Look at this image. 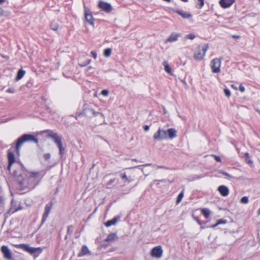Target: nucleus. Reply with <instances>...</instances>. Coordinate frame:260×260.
Wrapping results in <instances>:
<instances>
[{"label": "nucleus", "instance_id": "f257e3e1", "mask_svg": "<svg viewBox=\"0 0 260 260\" xmlns=\"http://www.w3.org/2000/svg\"><path fill=\"white\" fill-rule=\"evenodd\" d=\"M12 173L22 189H34L41 179L40 172H28L22 168L13 170Z\"/></svg>", "mask_w": 260, "mask_h": 260}, {"label": "nucleus", "instance_id": "f03ea898", "mask_svg": "<svg viewBox=\"0 0 260 260\" xmlns=\"http://www.w3.org/2000/svg\"><path fill=\"white\" fill-rule=\"evenodd\" d=\"M81 115H84L88 118H91L93 116L96 117L98 119V123L101 124L104 121V115L100 112H96L93 108V105L91 103L84 104L83 107L82 112L76 114L75 118L76 120Z\"/></svg>", "mask_w": 260, "mask_h": 260}, {"label": "nucleus", "instance_id": "7ed1b4c3", "mask_svg": "<svg viewBox=\"0 0 260 260\" xmlns=\"http://www.w3.org/2000/svg\"><path fill=\"white\" fill-rule=\"evenodd\" d=\"M27 141H34L36 143H38V139L32 135L24 134L18 138L16 142L15 150L17 154H19L20 148L24 143Z\"/></svg>", "mask_w": 260, "mask_h": 260}, {"label": "nucleus", "instance_id": "20e7f679", "mask_svg": "<svg viewBox=\"0 0 260 260\" xmlns=\"http://www.w3.org/2000/svg\"><path fill=\"white\" fill-rule=\"evenodd\" d=\"M209 48L208 44L199 45L194 50L193 57L196 60H202L206 54V51Z\"/></svg>", "mask_w": 260, "mask_h": 260}, {"label": "nucleus", "instance_id": "39448f33", "mask_svg": "<svg viewBox=\"0 0 260 260\" xmlns=\"http://www.w3.org/2000/svg\"><path fill=\"white\" fill-rule=\"evenodd\" d=\"M84 22L85 24H88L93 27L94 26V19L93 17L92 13L90 9L84 6Z\"/></svg>", "mask_w": 260, "mask_h": 260}, {"label": "nucleus", "instance_id": "423d86ee", "mask_svg": "<svg viewBox=\"0 0 260 260\" xmlns=\"http://www.w3.org/2000/svg\"><path fill=\"white\" fill-rule=\"evenodd\" d=\"M153 138L155 141L167 139V137L166 131L159 128L157 131L154 134Z\"/></svg>", "mask_w": 260, "mask_h": 260}, {"label": "nucleus", "instance_id": "0eeeda50", "mask_svg": "<svg viewBox=\"0 0 260 260\" xmlns=\"http://www.w3.org/2000/svg\"><path fill=\"white\" fill-rule=\"evenodd\" d=\"M53 203L52 201L47 204L45 207L44 213L42 216L41 224H43L48 217L49 214L52 208Z\"/></svg>", "mask_w": 260, "mask_h": 260}, {"label": "nucleus", "instance_id": "6e6552de", "mask_svg": "<svg viewBox=\"0 0 260 260\" xmlns=\"http://www.w3.org/2000/svg\"><path fill=\"white\" fill-rule=\"evenodd\" d=\"M98 7L99 9L108 13L111 12L112 10V7L110 4L102 1L99 2Z\"/></svg>", "mask_w": 260, "mask_h": 260}, {"label": "nucleus", "instance_id": "1a4fd4ad", "mask_svg": "<svg viewBox=\"0 0 260 260\" xmlns=\"http://www.w3.org/2000/svg\"><path fill=\"white\" fill-rule=\"evenodd\" d=\"M15 246L16 248L23 249L24 250H25L27 252H28L29 253H30L31 254L36 253L38 250V248L31 247L29 246V245L25 244H21L16 245H15Z\"/></svg>", "mask_w": 260, "mask_h": 260}, {"label": "nucleus", "instance_id": "9d476101", "mask_svg": "<svg viewBox=\"0 0 260 260\" xmlns=\"http://www.w3.org/2000/svg\"><path fill=\"white\" fill-rule=\"evenodd\" d=\"M162 250L160 246H156L151 251L152 256L159 258L162 256Z\"/></svg>", "mask_w": 260, "mask_h": 260}, {"label": "nucleus", "instance_id": "9b49d317", "mask_svg": "<svg viewBox=\"0 0 260 260\" xmlns=\"http://www.w3.org/2000/svg\"><path fill=\"white\" fill-rule=\"evenodd\" d=\"M1 251L6 259L8 260H11L12 259V253L7 246L4 245L2 246Z\"/></svg>", "mask_w": 260, "mask_h": 260}, {"label": "nucleus", "instance_id": "f8f14e48", "mask_svg": "<svg viewBox=\"0 0 260 260\" xmlns=\"http://www.w3.org/2000/svg\"><path fill=\"white\" fill-rule=\"evenodd\" d=\"M235 2V0H220L219 5L223 9H226L231 7Z\"/></svg>", "mask_w": 260, "mask_h": 260}, {"label": "nucleus", "instance_id": "ddd939ff", "mask_svg": "<svg viewBox=\"0 0 260 260\" xmlns=\"http://www.w3.org/2000/svg\"><path fill=\"white\" fill-rule=\"evenodd\" d=\"M8 159L9 162L8 169L10 172H11V166L15 161V156L12 152L10 151H8Z\"/></svg>", "mask_w": 260, "mask_h": 260}, {"label": "nucleus", "instance_id": "4468645a", "mask_svg": "<svg viewBox=\"0 0 260 260\" xmlns=\"http://www.w3.org/2000/svg\"><path fill=\"white\" fill-rule=\"evenodd\" d=\"M167 139H173L177 137V131L174 128H171L166 131Z\"/></svg>", "mask_w": 260, "mask_h": 260}, {"label": "nucleus", "instance_id": "2eb2a0df", "mask_svg": "<svg viewBox=\"0 0 260 260\" xmlns=\"http://www.w3.org/2000/svg\"><path fill=\"white\" fill-rule=\"evenodd\" d=\"M180 36L179 34H177L176 32L172 33L169 38L166 40L165 43H167L168 42H173L176 41L178 40V37Z\"/></svg>", "mask_w": 260, "mask_h": 260}, {"label": "nucleus", "instance_id": "dca6fc26", "mask_svg": "<svg viewBox=\"0 0 260 260\" xmlns=\"http://www.w3.org/2000/svg\"><path fill=\"white\" fill-rule=\"evenodd\" d=\"M218 190L220 193L223 197L227 196L229 193L228 188L224 185H221L218 187Z\"/></svg>", "mask_w": 260, "mask_h": 260}, {"label": "nucleus", "instance_id": "f3484780", "mask_svg": "<svg viewBox=\"0 0 260 260\" xmlns=\"http://www.w3.org/2000/svg\"><path fill=\"white\" fill-rule=\"evenodd\" d=\"M175 12L178 15L181 16L183 18H188L191 17V15L190 14L184 12L183 11L180 10H177Z\"/></svg>", "mask_w": 260, "mask_h": 260}, {"label": "nucleus", "instance_id": "a211bd4d", "mask_svg": "<svg viewBox=\"0 0 260 260\" xmlns=\"http://www.w3.org/2000/svg\"><path fill=\"white\" fill-rule=\"evenodd\" d=\"M117 239V236L115 233L109 234L105 239L106 242H113Z\"/></svg>", "mask_w": 260, "mask_h": 260}, {"label": "nucleus", "instance_id": "6ab92c4d", "mask_svg": "<svg viewBox=\"0 0 260 260\" xmlns=\"http://www.w3.org/2000/svg\"><path fill=\"white\" fill-rule=\"evenodd\" d=\"M118 218H119V217H115L112 219L107 221L105 223V225L107 227H109L112 225H114V224H116L118 221Z\"/></svg>", "mask_w": 260, "mask_h": 260}, {"label": "nucleus", "instance_id": "aec40b11", "mask_svg": "<svg viewBox=\"0 0 260 260\" xmlns=\"http://www.w3.org/2000/svg\"><path fill=\"white\" fill-rule=\"evenodd\" d=\"M90 251L88 247L86 245H83L82 247L81 253L79 254V256L84 255L87 254H89Z\"/></svg>", "mask_w": 260, "mask_h": 260}, {"label": "nucleus", "instance_id": "412c9836", "mask_svg": "<svg viewBox=\"0 0 260 260\" xmlns=\"http://www.w3.org/2000/svg\"><path fill=\"white\" fill-rule=\"evenodd\" d=\"M57 146L62 145L61 138L57 134L52 139Z\"/></svg>", "mask_w": 260, "mask_h": 260}, {"label": "nucleus", "instance_id": "4be33fe9", "mask_svg": "<svg viewBox=\"0 0 260 260\" xmlns=\"http://www.w3.org/2000/svg\"><path fill=\"white\" fill-rule=\"evenodd\" d=\"M57 146L62 145L61 138L57 134L52 139Z\"/></svg>", "mask_w": 260, "mask_h": 260}, {"label": "nucleus", "instance_id": "5701e85b", "mask_svg": "<svg viewBox=\"0 0 260 260\" xmlns=\"http://www.w3.org/2000/svg\"><path fill=\"white\" fill-rule=\"evenodd\" d=\"M25 73V71L23 69H20L18 71L17 76L16 77L15 80L16 81L20 80L24 75Z\"/></svg>", "mask_w": 260, "mask_h": 260}, {"label": "nucleus", "instance_id": "b1692460", "mask_svg": "<svg viewBox=\"0 0 260 260\" xmlns=\"http://www.w3.org/2000/svg\"><path fill=\"white\" fill-rule=\"evenodd\" d=\"M202 213L206 218H208L210 214V211L207 208H204L202 210Z\"/></svg>", "mask_w": 260, "mask_h": 260}, {"label": "nucleus", "instance_id": "393cba45", "mask_svg": "<svg viewBox=\"0 0 260 260\" xmlns=\"http://www.w3.org/2000/svg\"><path fill=\"white\" fill-rule=\"evenodd\" d=\"M50 27L53 30L56 31L59 28V25L57 23L52 22L50 25Z\"/></svg>", "mask_w": 260, "mask_h": 260}, {"label": "nucleus", "instance_id": "a878e982", "mask_svg": "<svg viewBox=\"0 0 260 260\" xmlns=\"http://www.w3.org/2000/svg\"><path fill=\"white\" fill-rule=\"evenodd\" d=\"M45 132L48 133V135H47V137L50 138L52 139H53V138H54L57 134L56 133H54L52 131L49 130V129L46 130Z\"/></svg>", "mask_w": 260, "mask_h": 260}, {"label": "nucleus", "instance_id": "bb28decb", "mask_svg": "<svg viewBox=\"0 0 260 260\" xmlns=\"http://www.w3.org/2000/svg\"><path fill=\"white\" fill-rule=\"evenodd\" d=\"M211 63L212 64V65H220L221 59L218 58H215L212 60Z\"/></svg>", "mask_w": 260, "mask_h": 260}, {"label": "nucleus", "instance_id": "cd10ccee", "mask_svg": "<svg viewBox=\"0 0 260 260\" xmlns=\"http://www.w3.org/2000/svg\"><path fill=\"white\" fill-rule=\"evenodd\" d=\"M112 50L110 48H107L105 49L104 55L105 57H109L111 55Z\"/></svg>", "mask_w": 260, "mask_h": 260}, {"label": "nucleus", "instance_id": "c85d7f7f", "mask_svg": "<svg viewBox=\"0 0 260 260\" xmlns=\"http://www.w3.org/2000/svg\"><path fill=\"white\" fill-rule=\"evenodd\" d=\"M244 157L245 159V161L247 162L248 164H252V161L250 158L249 154L248 152H246L244 154Z\"/></svg>", "mask_w": 260, "mask_h": 260}, {"label": "nucleus", "instance_id": "c756f323", "mask_svg": "<svg viewBox=\"0 0 260 260\" xmlns=\"http://www.w3.org/2000/svg\"><path fill=\"white\" fill-rule=\"evenodd\" d=\"M183 196H184V192H183V191H182L177 197V199L176 200L177 204L179 203L181 201V200L183 197Z\"/></svg>", "mask_w": 260, "mask_h": 260}, {"label": "nucleus", "instance_id": "7c9ffc66", "mask_svg": "<svg viewBox=\"0 0 260 260\" xmlns=\"http://www.w3.org/2000/svg\"><path fill=\"white\" fill-rule=\"evenodd\" d=\"M225 222H226L225 220L219 219L216 224L211 225L210 228H214L221 223H225Z\"/></svg>", "mask_w": 260, "mask_h": 260}, {"label": "nucleus", "instance_id": "2f4dec72", "mask_svg": "<svg viewBox=\"0 0 260 260\" xmlns=\"http://www.w3.org/2000/svg\"><path fill=\"white\" fill-rule=\"evenodd\" d=\"M213 73H219L220 71V66H211Z\"/></svg>", "mask_w": 260, "mask_h": 260}, {"label": "nucleus", "instance_id": "473e14b6", "mask_svg": "<svg viewBox=\"0 0 260 260\" xmlns=\"http://www.w3.org/2000/svg\"><path fill=\"white\" fill-rule=\"evenodd\" d=\"M120 177L122 179L125 180V182H127L128 183H129L131 182V180H129V179L127 178L125 173H121Z\"/></svg>", "mask_w": 260, "mask_h": 260}, {"label": "nucleus", "instance_id": "72a5a7b5", "mask_svg": "<svg viewBox=\"0 0 260 260\" xmlns=\"http://www.w3.org/2000/svg\"><path fill=\"white\" fill-rule=\"evenodd\" d=\"M59 151V154L62 156L64 154L65 149L62 146V144L58 146Z\"/></svg>", "mask_w": 260, "mask_h": 260}, {"label": "nucleus", "instance_id": "f704fd0d", "mask_svg": "<svg viewBox=\"0 0 260 260\" xmlns=\"http://www.w3.org/2000/svg\"><path fill=\"white\" fill-rule=\"evenodd\" d=\"M248 198L247 197H243L241 199L240 202L242 204H247L248 203Z\"/></svg>", "mask_w": 260, "mask_h": 260}, {"label": "nucleus", "instance_id": "c9c22d12", "mask_svg": "<svg viewBox=\"0 0 260 260\" xmlns=\"http://www.w3.org/2000/svg\"><path fill=\"white\" fill-rule=\"evenodd\" d=\"M73 226L72 225H70L68 226L67 229V234L68 235H71L73 231Z\"/></svg>", "mask_w": 260, "mask_h": 260}, {"label": "nucleus", "instance_id": "e433bc0d", "mask_svg": "<svg viewBox=\"0 0 260 260\" xmlns=\"http://www.w3.org/2000/svg\"><path fill=\"white\" fill-rule=\"evenodd\" d=\"M165 70L170 75H173L170 66H165Z\"/></svg>", "mask_w": 260, "mask_h": 260}, {"label": "nucleus", "instance_id": "4c0bfd02", "mask_svg": "<svg viewBox=\"0 0 260 260\" xmlns=\"http://www.w3.org/2000/svg\"><path fill=\"white\" fill-rule=\"evenodd\" d=\"M197 5L199 6L200 8H202L204 5V0H198Z\"/></svg>", "mask_w": 260, "mask_h": 260}, {"label": "nucleus", "instance_id": "58836bf2", "mask_svg": "<svg viewBox=\"0 0 260 260\" xmlns=\"http://www.w3.org/2000/svg\"><path fill=\"white\" fill-rule=\"evenodd\" d=\"M195 37H196L195 35H194L193 34H190L187 35L185 37V38L188 39L193 40L195 38Z\"/></svg>", "mask_w": 260, "mask_h": 260}, {"label": "nucleus", "instance_id": "ea45409f", "mask_svg": "<svg viewBox=\"0 0 260 260\" xmlns=\"http://www.w3.org/2000/svg\"><path fill=\"white\" fill-rule=\"evenodd\" d=\"M224 93H225V95L227 97H230V95H231V92H230V91L228 89L225 88L224 89Z\"/></svg>", "mask_w": 260, "mask_h": 260}, {"label": "nucleus", "instance_id": "a19ab883", "mask_svg": "<svg viewBox=\"0 0 260 260\" xmlns=\"http://www.w3.org/2000/svg\"><path fill=\"white\" fill-rule=\"evenodd\" d=\"M102 94L105 96H107L109 94V91L106 89L103 90L102 91Z\"/></svg>", "mask_w": 260, "mask_h": 260}, {"label": "nucleus", "instance_id": "79ce46f5", "mask_svg": "<svg viewBox=\"0 0 260 260\" xmlns=\"http://www.w3.org/2000/svg\"><path fill=\"white\" fill-rule=\"evenodd\" d=\"M50 157H51V155H50V153H46V154H45L44 155V158L46 160H48V159H50Z\"/></svg>", "mask_w": 260, "mask_h": 260}, {"label": "nucleus", "instance_id": "37998d69", "mask_svg": "<svg viewBox=\"0 0 260 260\" xmlns=\"http://www.w3.org/2000/svg\"><path fill=\"white\" fill-rule=\"evenodd\" d=\"M212 156L214 157V158H215V159L217 161L221 162V159L220 157L219 156H217V155H212Z\"/></svg>", "mask_w": 260, "mask_h": 260}, {"label": "nucleus", "instance_id": "c03bdc74", "mask_svg": "<svg viewBox=\"0 0 260 260\" xmlns=\"http://www.w3.org/2000/svg\"><path fill=\"white\" fill-rule=\"evenodd\" d=\"M221 173L223 175L227 176L229 178H232L233 177L231 175L229 174L226 172L222 171V172H221Z\"/></svg>", "mask_w": 260, "mask_h": 260}, {"label": "nucleus", "instance_id": "a18cd8bd", "mask_svg": "<svg viewBox=\"0 0 260 260\" xmlns=\"http://www.w3.org/2000/svg\"><path fill=\"white\" fill-rule=\"evenodd\" d=\"M91 56L94 58V59H96V57H97V54H96V52L94 51H92L91 52Z\"/></svg>", "mask_w": 260, "mask_h": 260}, {"label": "nucleus", "instance_id": "49530a36", "mask_svg": "<svg viewBox=\"0 0 260 260\" xmlns=\"http://www.w3.org/2000/svg\"><path fill=\"white\" fill-rule=\"evenodd\" d=\"M239 90L241 91V92H244L245 91V88L241 84L240 86H239Z\"/></svg>", "mask_w": 260, "mask_h": 260}, {"label": "nucleus", "instance_id": "de8ad7c7", "mask_svg": "<svg viewBox=\"0 0 260 260\" xmlns=\"http://www.w3.org/2000/svg\"><path fill=\"white\" fill-rule=\"evenodd\" d=\"M4 11L2 8H0V17L3 16Z\"/></svg>", "mask_w": 260, "mask_h": 260}, {"label": "nucleus", "instance_id": "09e8293b", "mask_svg": "<svg viewBox=\"0 0 260 260\" xmlns=\"http://www.w3.org/2000/svg\"><path fill=\"white\" fill-rule=\"evenodd\" d=\"M144 129L145 131H146V132L148 131L149 129V126L147 125H145L144 126Z\"/></svg>", "mask_w": 260, "mask_h": 260}, {"label": "nucleus", "instance_id": "8fccbe9b", "mask_svg": "<svg viewBox=\"0 0 260 260\" xmlns=\"http://www.w3.org/2000/svg\"><path fill=\"white\" fill-rule=\"evenodd\" d=\"M194 219L197 221V222L200 224V225H201L202 224V222L201 220H200L197 217H194Z\"/></svg>", "mask_w": 260, "mask_h": 260}, {"label": "nucleus", "instance_id": "3c124183", "mask_svg": "<svg viewBox=\"0 0 260 260\" xmlns=\"http://www.w3.org/2000/svg\"><path fill=\"white\" fill-rule=\"evenodd\" d=\"M114 181H115V179H111L108 182V184H110L112 183L113 182H114Z\"/></svg>", "mask_w": 260, "mask_h": 260}, {"label": "nucleus", "instance_id": "603ef678", "mask_svg": "<svg viewBox=\"0 0 260 260\" xmlns=\"http://www.w3.org/2000/svg\"><path fill=\"white\" fill-rule=\"evenodd\" d=\"M5 0H0V5L5 2Z\"/></svg>", "mask_w": 260, "mask_h": 260}, {"label": "nucleus", "instance_id": "864d4df0", "mask_svg": "<svg viewBox=\"0 0 260 260\" xmlns=\"http://www.w3.org/2000/svg\"><path fill=\"white\" fill-rule=\"evenodd\" d=\"M231 86L235 89H237V87H235L234 84L232 85Z\"/></svg>", "mask_w": 260, "mask_h": 260}, {"label": "nucleus", "instance_id": "5fc2aeb1", "mask_svg": "<svg viewBox=\"0 0 260 260\" xmlns=\"http://www.w3.org/2000/svg\"><path fill=\"white\" fill-rule=\"evenodd\" d=\"M7 92H13V91H12L10 89H8L7 90Z\"/></svg>", "mask_w": 260, "mask_h": 260}, {"label": "nucleus", "instance_id": "6e6d98bb", "mask_svg": "<svg viewBox=\"0 0 260 260\" xmlns=\"http://www.w3.org/2000/svg\"><path fill=\"white\" fill-rule=\"evenodd\" d=\"M233 38H239V36H233Z\"/></svg>", "mask_w": 260, "mask_h": 260}, {"label": "nucleus", "instance_id": "4d7b16f0", "mask_svg": "<svg viewBox=\"0 0 260 260\" xmlns=\"http://www.w3.org/2000/svg\"><path fill=\"white\" fill-rule=\"evenodd\" d=\"M181 1L183 2H187L188 1V0H181Z\"/></svg>", "mask_w": 260, "mask_h": 260}, {"label": "nucleus", "instance_id": "13d9d810", "mask_svg": "<svg viewBox=\"0 0 260 260\" xmlns=\"http://www.w3.org/2000/svg\"><path fill=\"white\" fill-rule=\"evenodd\" d=\"M150 165H151L150 164H146L145 165H143V166H150Z\"/></svg>", "mask_w": 260, "mask_h": 260}, {"label": "nucleus", "instance_id": "bf43d9fd", "mask_svg": "<svg viewBox=\"0 0 260 260\" xmlns=\"http://www.w3.org/2000/svg\"><path fill=\"white\" fill-rule=\"evenodd\" d=\"M132 161H137V160L136 159H132Z\"/></svg>", "mask_w": 260, "mask_h": 260}, {"label": "nucleus", "instance_id": "052dcab7", "mask_svg": "<svg viewBox=\"0 0 260 260\" xmlns=\"http://www.w3.org/2000/svg\"><path fill=\"white\" fill-rule=\"evenodd\" d=\"M68 238L67 235L66 236L65 239H67Z\"/></svg>", "mask_w": 260, "mask_h": 260}, {"label": "nucleus", "instance_id": "680f3d73", "mask_svg": "<svg viewBox=\"0 0 260 260\" xmlns=\"http://www.w3.org/2000/svg\"><path fill=\"white\" fill-rule=\"evenodd\" d=\"M164 113H166V110L164 109Z\"/></svg>", "mask_w": 260, "mask_h": 260}, {"label": "nucleus", "instance_id": "e2e57ef3", "mask_svg": "<svg viewBox=\"0 0 260 260\" xmlns=\"http://www.w3.org/2000/svg\"><path fill=\"white\" fill-rule=\"evenodd\" d=\"M260 213V208L259 209V213Z\"/></svg>", "mask_w": 260, "mask_h": 260}]
</instances>
